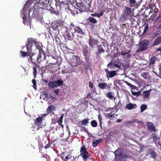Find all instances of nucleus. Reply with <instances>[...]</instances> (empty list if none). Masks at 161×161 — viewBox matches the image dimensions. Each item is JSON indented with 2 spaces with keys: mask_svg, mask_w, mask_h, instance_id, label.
<instances>
[{
  "mask_svg": "<svg viewBox=\"0 0 161 161\" xmlns=\"http://www.w3.org/2000/svg\"><path fill=\"white\" fill-rule=\"evenodd\" d=\"M125 83L126 84V85L129 86H130L131 88V89H136V90H137V87H136V86H135L133 85H132V84H131L130 83L127 82V81H125Z\"/></svg>",
  "mask_w": 161,
  "mask_h": 161,
  "instance_id": "obj_38",
  "label": "nucleus"
},
{
  "mask_svg": "<svg viewBox=\"0 0 161 161\" xmlns=\"http://www.w3.org/2000/svg\"><path fill=\"white\" fill-rule=\"evenodd\" d=\"M147 126L149 130H151V131H156L155 127L151 122H148L147 124Z\"/></svg>",
  "mask_w": 161,
  "mask_h": 161,
  "instance_id": "obj_21",
  "label": "nucleus"
},
{
  "mask_svg": "<svg viewBox=\"0 0 161 161\" xmlns=\"http://www.w3.org/2000/svg\"><path fill=\"white\" fill-rule=\"evenodd\" d=\"M48 86L52 88H54L55 87H56V86L55 85L54 81H53L49 82Z\"/></svg>",
  "mask_w": 161,
  "mask_h": 161,
  "instance_id": "obj_39",
  "label": "nucleus"
},
{
  "mask_svg": "<svg viewBox=\"0 0 161 161\" xmlns=\"http://www.w3.org/2000/svg\"><path fill=\"white\" fill-rule=\"evenodd\" d=\"M55 85L56 86V87L57 86H61L63 83V81L60 80H55L54 81Z\"/></svg>",
  "mask_w": 161,
  "mask_h": 161,
  "instance_id": "obj_31",
  "label": "nucleus"
},
{
  "mask_svg": "<svg viewBox=\"0 0 161 161\" xmlns=\"http://www.w3.org/2000/svg\"><path fill=\"white\" fill-rule=\"evenodd\" d=\"M33 0H28V1L25 4L23 10L24 11L27 10L28 8L31 5L33 2Z\"/></svg>",
  "mask_w": 161,
  "mask_h": 161,
  "instance_id": "obj_19",
  "label": "nucleus"
},
{
  "mask_svg": "<svg viewBox=\"0 0 161 161\" xmlns=\"http://www.w3.org/2000/svg\"><path fill=\"white\" fill-rule=\"evenodd\" d=\"M55 109V107L53 105H49L46 109V112L50 114L51 112L54 111Z\"/></svg>",
  "mask_w": 161,
  "mask_h": 161,
  "instance_id": "obj_23",
  "label": "nucleus"
},
{
  "mask_svg": "<svg viewBox=\"0 0 161 161\" xmlns=\"http://www.w3.org/2000/svg\"><path fill=\"white\" fill-rule=\"evenodd\" d=\"M71 64L73 66L78 65V61L76 58H73L71 60Z\"/></svg>",
  "mask_w": 161,
  "mask_h": 161,
  "instance_id": "obj_30",
  "label": "nucleus"
},
{
  "mask_svg": "<svg viewBox=\"0 0 161 161\" xmlns=\"http://www.w3.org/2000/svg\"><path fill=\"white\" fill-rule=\"evenodd\" d=\"M149 44V41L147 39L140 41L138 44L139 48L136 50V53H138L146 50L148 48V46Z\"/></svg>",
  "mask_w": 161,
  "mask_h": 161,
  "instance_id": "obj_3",
  "label": "nucleus"
},
{
  "mask_svg": "<svg viewBox=\"0 0 161 161\" xmlns=\"http://www.w3.org/2000/svg\"><path fill=\"white\" fill-rule=\"evenodd\" d=\"M36 46V48L39 50V53H38V56L37 57L38 58V62H40L42 61L41 58V53H42L43 55L44 56V59H45L46 57L45 55L44 52L41 49V47L40 46H38L37 45V43L36 44H35Z\"/></svg>",
  "mask_w": 161,
  "mask_h": 161,
  "instance_id": "obj_11",
  "label": "nucleus"
},
{
  "mask_svg": "<svg viewBox=\"0 0 161 161\" xmlns=\"http://www.w3.org/2000/svg\"><path fill=\"white\" fill-rule=\"evenodd\" d=\"M98 39L93 37L89 35V38L88 40L89 47L91 49L93 48L95 46L97 45Z\"/></svg>",
  "mask_w": 161,
  "mask_h": 161,
  "instance_id": "obj_6",
  "label": "nucleus"
},
{
  "mask_svg": "<svg viewBox=\"0 0 161 161\" xmlns=\"http://www.w3.org/2000/svg\"><path fill=\"white\" fill-rule=\"evenodd\" d=\"M105 71L106 73V76L108 78L113 77L116 75V71H109L108 69H105Z\"/></svg>",
  "mask_w": 161,
  "mask_h": 161,
  "instance_id": "obj_13",
  "label": "nucleus"
},
{
  "mask_svg": "<svg viewBox=\"0 0 161 161\" xmlns=\"http://www.w3.org/2000/svg\"><path fill=\"white\" fill-rule=\"evenodd\" d=\"M105 50L103 49L101 47L98 48V52L97 53V54L100 55L102 52H104Z\"/></svg>",
  "mask_w": 161,
  "mask_h": 161,
  "instance_id": "obj_49",
  "label": "nucleus"
},
{
  "mask_svg": "<svg viewBox=\"0 0 161 161\" xmlns=\"http://www.w3.org/2000/svg\"><path fill=\"white\" fill-rule=\"evenodd\" d=\"M129 2L130 7H135L136 3V0H129Z\"/></svg>",
  "mask_w": 161,
  "mask_h": 161,
  "instance_id": "obj_36",
  "label": "nucleus"
},
{
  "mask_svg": "<svg viewBox=\"0 0 161 161\" xmlns=\"http://www.w3.org/2000/svg\"><path fill=\"white\" fill-rule=\"evenodd\" d=\"M103 12H100L99 13H95V15L98 18L100 17L103 15Z\"/></svg>",
  "mask_w": 161,
  "mask_h": 161,
  "instance_id": "obj_50",
  "label": "nucleus"
},
{
  "mask_svg": "<svg viewBox=\"0 0 161 161\" xmlns=\"http://www.w3.org/2000/svg\"><path fill=\"white\" fill-rule=\"evenodd\" d=\"M107 115L108 117L109 118H110L112 117L113 116V115L111 114V113L108 114Z\"/></svg>",
  "mask_w": 161,
  "mask_h": 161,
  "instance_id": "obj_60",
  "label": "nucleus"
},
{
  "mask_svg": "<svg viewBox=\"0 0 161 161\" xmlns=\"http://www.w3.org/2000/svg\"><path fill=\"white\" fill-rule=\"evenodd\" d=\"M132 12L131 9L130 8L128 7V6H125L124 8V14H122L121 16L124 17L125 19L126 18L125 17V16L126 17H127L130 16Z\"/></svg>",
  "mask_w": 161,
  "mask_h": 161,
  "instance_id": "obj_10",
  "label": "nucleus"
},
{
  "mask_svg": "<svg viewBox=\"0 0 161 161\" xmlns=\"http://www.w3.org/2000/svg\"><path fill=\"white\" fill-rule=\"evenodd\" d=\"M46 9V8L39 2L34 6L33 12H36L39 14L40 13L42 14L43 10Z\"/></svg>",
  "mask_w": 161,
  "mask_h": 161,
  "instance_id": "obj_5",
  "label": "nucleus"
},
{
  "mask_svg": "<svg viewBox=\"0 0 161 161\" xmlns=\"http://www.w3.org/2000/svg\"><path fill=\"white\" fill-rule=\"evenodd\" d=\"M32 82L34 84H36V81L35 79H33L32 80Z\"/></svg>",
  "mask_w": 161,
  "mask_h": 161,
  "instance_id": "obj_64",
  "label": "nucleus"
},
{
  "mask_svg": "<svg viewBox=\"0 0 161 161\" xmlns=\"http://www.w3.org/2000/svg\"><path fill=\"white\" fill-rule=\"evenodd\" d=\"M135 122H139V123L142 122V123H143L142 121L140 122V121H138L137 119H136V120H130L129 121H127L125 122V124L128 125V124H132V123H135Z\"/></svg>",
  "mask_w": 161,
  "mask_h": 161,
  "instance_id": "obj_33",
  "label": "nucleus"
},
{
  "mask_svg": "<svg viewBox=\"0 0 161 161\" xmlns=\"http://www.w3.org/2000/svg\"><path fill=\"white\" fill-rule=\"evenodd\" d=\"M156 20L157 22H161V14H159V16L158 17Z\"/></svg>",
  "mask_w": 161,
  "mask_h": 161,
  "instance_id": "obj_51",
  "label": "nucleus"
},
{
  "mask_svg": "<svg viewBox=\"0 0 161 161\" xmlns=\"http://www.w3.org/2000/svg\"><path fill=\"white\" fill-rule=\"evenodd\" d=\"M154 11L156 13H158V8H156V7H155V8L154 9Z\"/></svg>",
  "mask_w": 161,
  "mask_h": 161,
  "instance_id": "obj_58",
  "label": "nucleus"
},
{
  "mask_svg": "<svg viewBox=\"0 0 161 161\" xmlns=\"http://www.w3.org/2000/svg\"><path fill=\"white\" fill-rule=\"evenodd\" d=\"M63 22L60 20L54 21L51 25V28L54 31H58L59 28H61L62 26Z\"/></svg>",
  "mask_w": 161,
  "mask_h": 161,
  "instance_id": "obj_8",
  "label": "nucleus"
},
{
  "mask_svg": "<svg viewBox=\"0 0 161 161\" xmlns=\"http://www.w3.org/2000/svg\"><path fill=\"white\" fill-rule=\"evenodd\" d=\"M91 125L92 127H95L97 126V123L95 120H93L91 122Z\"/></svg>",
  "mask_w": 161,
  "mask_h": 161,
  "instance_id": "obj_42",
  "label": "nucleus"
},
{
  "mask_svg": "<svg viewBox=\"0 0 161 161\" xmlns=\"http://www.w3.org/2000/svg\"><path fill=\"white\" fill-rule=\"evenodd\" d=\"M127 54V53H126V52H123V51H122L121 53V54L122 55H123V56H124V55H125L126 54Z\"/></svg>",
  "mask_w": 161,
  "mask_h": 161,
  "instance_id": "obj_59",
  "label": "nucleus"
},
{
  "mask_svg": "<svg viewBox=\"0 0 161 161\" xmlns=\"http://www.w3.org/2000/svg\"><path fill=\"white\" fill-rule=\"evenodd\" d=\"M74 30L75 32H77L78 33H80L81 34H84L83 30L81 29L79 26H75L74 28Z\"/></svg>",
  "mask_w": 161,
  "mask_h": 161,
  "instance_id": "obj_28",
  "label": "nucleus"
},
{
  "mask_svg": "<svg viewBox=\"0 0 161 161\" xmlns=\"http://www.w3.org/2000/svg\"><path fill=\"white\" fill-rule=\"evenodd\" d=\"M98 86L100 89H104L107 87V84L106 83H100L98 85Z\"/></svg>",
  "mask_w": 161,
  "mask_h": 161,
  "instance_id": "obj_27",
  "label": "nucleus"
},
{
  "mask_svg": "<svg viewBox=\"0 0 161 161\" xmlns=\"http://www.w3.org/2000/svg\"><path fill=\"white\" fill-rule=\"evenodd\" d=\"M134 105L136 106V105L135 104H133L132 103H129L128 104H127L125 108L127 109H128L129 110H131L134 107Z\"/></svg>",
  "mask_w": 161,
  "mask_h": 161,
  "instance_id": "obj_32",
  "label": "nucleus"
},
{
  "mask_svg": "<svg viewBox=\"0 0 161 161\" xmlns=\"http://www.w3.org/2000/svg\"><path fill=\"white\" fill-rule=\"evenodd\" d=\"M42 118L39 117L36 119L35 121V124L37 127H39L42 125Z\"/></svg>",
  "mask_w": 161,
  "mask_h": 161,
  "instance_id": "obj_18",
  "label": "nucleus"
},
{
  "mask_svg": "<svg viewBox=\"0 0 161 161\" xmlns=\"http://www.w3.org/2000/svg\"><path fill=\"white\" fill-rule=\"evenodd\" d=\"M55 3L57 6L58 7L59 11H61V9H64V0H58Z\"/></svg>",
  "mask_w": 161,
  "mask_h": 161,
  "instance_id": "obj_14",
  "label": "nucleus"
},
{
  "mask_svg": "<svg viewBox=\"0 0 161 161\" xmlns=\"http://www.w3.org/2000/svg\"><path fill=\"white\" fill-rule=\"evenodd\" d=\"M76 8L75 9V11L76 14L86 11V7L82 2L79 3L76 2Z\"/></svg>",
  "mask_w": 161,
  "mask_h": 161,
  "instance_id": "obj_4",
  "label": "nucleus"
},
{
  "mask_svg": "<svg viewBox=\"0 0 161 161\" xmlns=\"http://www.w3.org/2000/svg\"><path fill=\"white\" fill-rule=\"evenodd\" d=\"M132 94L134 96H136L137 97H138L140 94H141V91H139L137 92H132Z\"/></svg>",
  "mask_w": 161,
  "mask_h": 161,
  "instance_id": "obj_48",
  "label": "nucleus"
},
{
  "mask_svg": "<svg viewBox=\"0 0 161 161\" xmlns=\"http://www.w3.org/2000/svg\"><path fill=\"white\" fill-rule=\"evenodd\" d=\"M80 153V154L79 155L75 157L74 158V161H79L78 159L80 156L83 158V159L84 161H85L90 156V155L87 151L85 145H83L81 147Z\"/></svg>",
  "mask_w": 161,
  "mask_h": 161,
  "instance_id": "obj_2",
  "label": "nucleus"
},
{
  "mask_svg": "<svg viewBox=\"0 0 161 161\" xmlns=\"http://www.w3.org/2000/svg\"><path fill=\"white\" fill-rule=\"evenodd\" d=\"M81 47L82 52L85 58L88 59V58H89L90 56V53L89 52V50H90V48L86 44L82 45Z\"/></svg>",
  "mask_w": 161,
  "mask_h": 161,
  "instance_id": "obj_7",
  "label": "nucleus"
},
{
  "mask_svg": "<svg viewBox=\"0 0 161 161\" xmlns=\"http://www.w3.org/2000/svg\"><path fill=\"white\" fill-rule=\"evenodd\" d=\"M63 117L64 114H62L57 121V123L59 125H62Z\"/></svg>",
  "mask_w": 161,
  "mask_h": 161,
  "instance_id": "obj_37",
  "label": "nucleus"
},
{
  "mask_svg": "<svg viewBox=\"0 0 161 161\" xmlns=\"http://www.w3.org/2000/svg\"><path fill=\"white\" fill-rule=\"evenodd\" d=\"M115 64L113 60H112L108 64V66L109 67V68H113V66H114V64Z\"/></svg>",
  "mask_w": 161,
  "mask_h": 161,
  "instance_id": "obj_45",
  "label": "nucleus"
},
{
  "mask_svg": "<svg viewBox=\"0 0 161 161\" xmlns=\"http://www.w3.org/2000/svg\"><path fill=\"white\" fill-rule=\"evenodd\" d=\"M87 21L88 22L92 24H95L97 22L95 18L92 17H89L87 19Z\"/></svg>",
  "mask_w": 161,
  "mask_h": 161,
  "instance_id": "obj_25",
  "label": "nucleus"
},
{
  "mask_svg": "<svg viewBox=\"0 0 161 161\" xmlns=\"http://www.w3.org/2000/svg\"><path fill=\"white\" fill-rule=\"evenodd\" d=\"M52 3L50 4L49 5L52 9H49V10L50 11L51 13L52 14H54L58 16L60 13L61 11H58V7L55 4V7L53 8L52 6Z\"/></svg>",
  "mask_w": 161,
  "mask_h": 161,
  "instance_id": "obj_9",
  "label": "nucleus"
},
{
  "mask_svg": "<svg viewBox=\"0 0 161 161\" xmlns=\"http://www.w3.org/2000/svg\"><path fill=\"white\" fill-rule=\"evenodd\" d=\"M31 62L33 64H36V62L38 63V53H33L32 54V55H31L30 56H29Z\"/></svg>",
  "mask_w": 161,
  "mask_h": 161,
  "instance_id": "obj_12",
  "label": "nucleus"
},
{
  "mask_svg": "<svg viewBox=\"0 0 161 161\" xmlns=\"http://www.w3.org/2000/svg\"><path fill=\"white\" fill-rule=\"evenodd\" d=\"M89 58H88V59L85 58L86 61V63L84 64V66L86 69H88L90 68L91 65V62L89 61Z\"/></svg>",
  "mask_w": 161,
  "mask_h": 161,
  "instance_id": "obj_22",
  "label": "nucleus"
},
{
  "mask_svg": "<svg viewBox=\"0 0 161 161\" xmlns=\"http://www.w3.org/2000/svg\"><path fill=\"white\" fill-rule=\"evenodd\" d=\"M89 87L90 88H92L93 87V84L91 81H89L88 83Z\"/></svg>",
  "mask_w": 161,
  "mask_h": 161,
  "instance_id": "obj_54",
  "label": "nucleus"
},
{
  "mask_svg": "<svg viewBox=\"0 0 161 161\" xmlns=\"http://www.w3.org/2000/svg\"><path fill=\"white\" fill-rule=\"evenodd\" d=\"M151 90L150 89L147 91H144L143 92V94H145L143 96V97L145 99H147L149 98L150 95V92L151 91Z\"/></svg>",
  "mask_w": 161,
  "mask_h": 161,
  "instance_id": "obj_26",
  "label": "nucleus"
},
{
  "mask_svg": "<svg viewBox=\"0 0 161 161\" xmlns=\"http://www.w3.org/2000/svg\"><path fill=\"white\" fill-rule=\"evenodd\" d=\"M149 154L151 158L156 159L157 156V154L153 149L149 148L148 149Z\"/></svg>",
  "mask_w": 161,
  "mask_h": 161,
  "instance_id": "obj_15",
  "label": "nucleus"
},
{
  "mask_svg": "<svg viewBox=\"0 0 161 161\" xmlns=\"http://www.w3.org/2000/svg\"><path fill=\"white\" fill-rule=\"evenodd\" d=\"M33 88L35 89L36 90L37 89V87H36V84H33Z\"/></svg>",
  "mask_w": 161,
  "mask_h": 161,
  "instance_id": "obj_63",
  "label": "nucleus"
},
{
  "mask_svg": "<svg viewBox=\"0 0 161 161\" xmlns=\"http://www.w3.org/2000/svg\"><path fill=\"white\" fill-rule=\"evenodd\" d=\"M75 26V25L73 24V23H71L70 25V27L71 28L72 27H74Z\"/></svg>",
  "mask_w": 161,
  "mask_h": 161,
  "instance_id": "obj_62",
  "label": "nucleus"
},
{
  "mask_svg": "<svg viewBox=\"0 0 161 161\" xmlns=\"http://www.w3.org/2000/svg\"><path fill=\"white\" fill-rule=\"evenodd\" d=\"M23 22L25 25H26L27 26H30V28H31V23L30 20V19L29 18L28 19L26 18V16L24 15L23 18Z\"/></svg>",
  "mask_w": 161,
  "mask_h": 161,
  "instance_id": "obj_16",
  "label": "nucleus"
},
{
  "mask_svg": "<svg viewBox=\"0 0 161 161\" xmlns=\"http://www.w3.org/2000/svg\"><path fill=\"white\" fill-rule=\"evenodd\" d=\"M64 36L65 37V39H67L68 40H71L73 39L74 34H72L71 35L68 32H66L64 34Z\"/></svg>",
  "mask_w": 161,
  "mask_h": 161,
  "instance_id": "obj_17",
  "label": "nucleus"
},
{
  "mask_svg": "<svg viewBox=\"0 0 161 161\" xmlns=\"http://www.w3.org/2000/svg\"><path fill=\"white\" fill-rule=\"evenodd\" d=\"M33 43L35 44H36L37 41L36 38L31 37L27 39V43L26 44L27 52L21 51L20 54L21 56L24 58L27 56H30L32 54Z\"/></svg>",
  "mask_w": 161,
  "mask_h": 161,
  "instance_id": "obj_1",
  "label": "nucleus"
},
{
  "mask_svg": "<svg viewBox=\"0 0 161 161\" xmlns=\"http://www.w3.org/2000/svg\"><path fill=\"white\" fill-rule=\"evenodd\" d=\"M37 68L36 67H33V73L34 75V78H35L36 77V75L37 73L36 70Z\"/></svg>",
  "mask_w": 161,
  "mask_h": 161,
  "instance_id": "obj_44",
  "label": "nucleus"
},
{
  "mask_svg": "<svg viewBox=\"0 0 161 161\" xmlns=\"http://www.w3.org/2000/svg\"><path fill=\"white\" fill-rule=\"evenodd\" d=\"M51 145V143H48L44 147V148L45 149H47V148H49L50 147Z\"/></svg>",
  "mask_w": 161,
  "mask_h": 161,
  "instance_id": "obj_53",
  "label": "nucleus"
},
{
  "mask_svg": "<svg viewBox=\"0 0 161 161\" xmlns=\"http://www.w3.org/2000/svg\"><path fill=\"white\" fill-rule=\"evenodd\" d=\"M118 155L121 158L124 159H126L128 158V156L127 155H123L121 153H120L118 154Z\"/></svg>",
  "mask_w": 161,
  "mask_h": 161,
  "instance_id": "obj_43",
  "label": "nucleus"
},
{
  "mask_svg": "<svg viewBox=\"0 0 161 161\" xmlns=\"http://www.w3.org/2000/svg\"><path fill=\"white\" fill-rule=\"evenodd\" d=\"M49 114L47 112V113L44 114H42V118L44 117L47 115H48Z\"/></svg>",
  "mask_w": 161,
  "mask_h": 161,
  "instance_id": "obj_57",
  "label": "nucleus"
},
{
  "mask_svg": "<svg viewBox=\"0 0 161 161\" xmlns=\"http://www.w3.org/2000/svg\"><path fill=\"white\" fill-rule=\"evenodd\" d=\"M147 106L146 105L143 104L141 106V112H143L147 108Z\"/></svg>",
  "mask_w": 161,
  "mask_h": 161,
  "instance_id": "obj_41",
  "label": "nucleus"
},
{
  "mask_svg": "<svg viewBox=\"0 0 161 161\" xmlns=\"http://www.w3.org/2000/svg\"><path fill=\"white\" fill-rule=\"evenodd\" d=\"M99 139L96 140V141H93L92 143V145L94 147H96L98 144L100 142Z\"/></svg>",
  "mask_w": 161,
  "mask_h": 161,
  "instance_id": "obj_46",
  "label": "nucleus"
},
{
  "mask_svg": "<svg viewBox=\"0 0 161 161\" xmlns=\"http://www.w3.org/2000/svg\"><path fill=\"white\" fill-rule=\"evenodd\" d=\"M161 42V36H158L156 38L154 41L153 43L151 45V47H153L157 45Z\"/></svg>",
  "mask_w": 161,
  "mask_h": 161,
  "instance_id": "obj_20",
  "label": "nucleus"
},
{
  "mask_svg": "<svg viewBox=\"0 0 161 161\" xmlns=\"http://www.w3.org/2000/svg\"><path fill=\"white\" fill-rule=\"evenodd\" d=\"M114 66L115 67L118 68L119 69H120V66L117 64L115 63V64H114Z\"/></svg>",
  "mask_w": 161,
  "mask_h": 161,
  "instance_id": "obj_56",
  "label": "nucleus"
},
{
  "mask_svg": "<svg viewBox=\"0 0 161 161\" xmlns=\"http://www.w3.org/2000/svg\"><path fill=\"white\" fill-rule=\"evenodd\" d=\"M59 90L57 89H56L54 91V92L56 95H58V93Z\"/></svg>",
  "mask_w": 161,
  "mask_h": 161,
  "instance_id": "obj_55",
  "label": "nucleus"
},
{
  "mask_svg": "<svg viewBox=\"0 0 161 161\" xmlns=\"http://www.w3.org/2000/svg\"><path fill=\"white\" fill-rule=\"evenodd\" d=\"M157 134L155 133H152L151 135V138L153 139V141L156 144H157V140L158 139L157 137Z\"/></svg>",
  "mask_w": 161,
  "mask_h": 161,
  "instance_id": "obj_29",
  "label": "nucleus"
},
{
  "mask_svg": "<svg viewBox=\"0 0 161 161\" xmlns=\"http://www.w3.org/2000/svg\"><path fill=\"white\" fill-rule=\"evenodd\" d=\"M148 29V24H147V25H146V26L145 27L144 29V30L143 31V33H145V32H146L147 30Z\"/></svg>",
  "mask_w": 161,
  "mask_h": 161,
  "instance_id": "obj_52",
  "label": "nucleus"
},
{
  "mask_svg": "<svg viewBox=\"0 0 161 161\" xmlns=\"http://www.w3.org/2000/svg\"><path fill=\"white\" fill-rule=\"evenodd\" d=\"M89 119L88 118H86L82 120L81 121L82 125H86L89 122Z\"/></svg>",
  "mask_w": 161,
  "mask_h": 161,
  "instance_id": "obj_40",
  "label": "nucleus"
},
{
  "mask_svg": "<svg viewBox=\"0 0 161 161\" xmlns=\"http://www.w3.org/2000/svg\"><path fill=\"white\" fill-rule=\"evenodd\" d=\"M157 59V58L155 56L153 57L150 59L149 65H151L154 64L155 62V61Z\"/></svg>",
  "mask_w": 161,
  "mask_h": 161,
  "instance_id": "obj_34",
  "label": "nucleus"
},
{
  "mask_svg": "<svg viewBox=\"0 0 161 161\" xmlns=\"http://www.w3.org/2000/svg\"><path fill=\"white\" fill-rule=\"evenodd\" d=\"M57 63V61L56 63H49V64H46V65H45V67L47 68H52L53 66L55 65Z\"/></svg>",
  "mask_w": 161,
  "mask_h": 161,
  "instance_id": "obj_35",
  "label": "nucleus"
},
{
  "mask_svg": "<svg viewBox=\"0 0 161 161\" xmlns=\"http://www.w3.org/2000/svg\"><path fill=\"white\" fill-rule=\"evenodd\" d=\"M91 93L90 92H88L87 95L86 97L88 98L89 97H91Z\"/></svg>",
  "mask_w": 161,
  "mask_h": 161,
  "instance_id": "obj_61",
  "label": "nucleus"
},
{
  "mask_svg": "<svg viewBox=\"0 0 161 161\" xmlns=\"http://www.w3.org/2000/svg\"><path fill=\"white\" fill-rule=\"evenodd\" d=\"M106 96L109 99H113L114 98L113 96L112 95V92H108L106 94Z\"/></svg>",
  "mask_w": 161,
  "mask_h": 161,
  "instance_id": "obj_47",
  "label": "nucleus"
},
{
  "mask_svg": "<svg viewBox=\"0 0 161 161\" xmlns=\"http://www.w3.org/2000/svg\"><path fill=\"white\" fill-rule=\"evenodd\" d=\"M49 0H40L39 2L45 8L49 3Z\"/></svg>",
  "mask_w": 161,
  "mask_h": 161,
  "instance_id": "obj_24",
  "label": "nucleus"
}]
</instances>
